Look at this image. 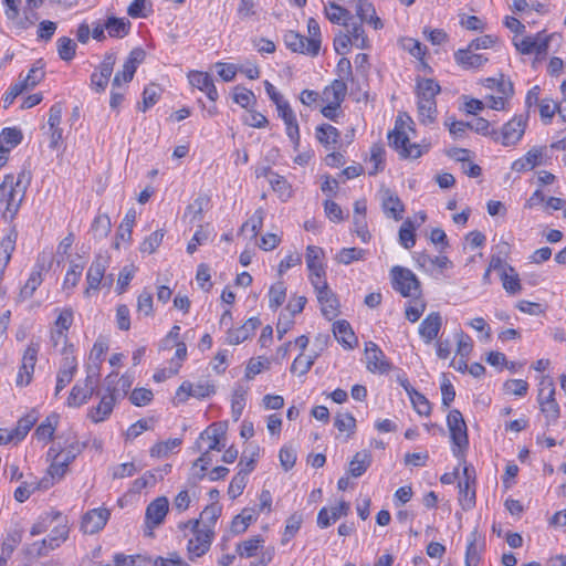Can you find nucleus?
Instances as JSON below:
<instances>
[{
    "label": "nucleus",
    "instance_id": "7",
    "mask_svg": "<svg viewBox=\"0 0 566 566\" xmlns=\"http://www.w3.org/2000/svg\"><path fill=\"white\" fill-rule=\"evenodd\" d=\"M526 128V119L523 115L514 116L505 123L499 133L500 140L504 147L516 145L523 137Z\"/></svg>",
    "mask_w": 566,
    "mask_h": 566
},
{
    "label": "nucleus",
    "instance_id": "37",
    "mask_svg": "<svg viewBox=\"0 0 566 566\" xmlns=\"http://www.w3.org/2000/svg\"><path fill=\"white\" fill-rule=\"evenodd\" d=\"M339 137V130L329 124H322L316 127V138L326 148H329L331 145L337 144Z\"/></svg>",
    "mask_w": 566,
    "mask_h": 566
},
{
    "label": "nucleus",
    "instance_id": "10",
    "mask_svg": "<svg viewBox=\"0 0 566 566\" xmlns=\"http://www.w3.org/2000/svg\"><path fill=\"white\" fill-rule=\"evenodd\" d=\"M39 350L40 344L34 342H31L24 350L22 364L17 377L18 386H27L31 382Z\"/></svg>",
    "mask_w": 566,
    "mask_h": 566
},
{
    "label": "nucleus",
    "instance_id": "15",
    "mask_svg": "<svg viewBox=\"0 0 566 566\" xmlns=\"http://www.w3.org/2000/svg\"><path fill=\"white\" fill-rule=\"evenodd\" d=\"M367 369L371 373L385 374L391 369L385 354L374 342H367L365 346Z\"/></svg>",
    "mask_w": 566,
    "mask_h": 566
},
{
    "label": "nucleus",
    "instance_id": "41",
    "mask_svg": "<svg viewBox=\"0 0 566 566\" xmlns=\"http://www.w3.org/2000/svg\"><path fill=\"white\" fill-rule=\"evenodd\" d=\"M55 548L57 547L53 544L51 545V541L46 537L28 545L24 547L23 552L29 558H39L41 556H46L51 551Z\"/></svg>",
    "mask_w": 566,
    "mask_h": 566
},
{
    "label": "nucleus",
    "instance_id": "19",
    "mask_svg": "<svg viewBox=\"0 0 566 566\" xmlns=\"http://www.w3.org/2000/svg\"><path fill=\"white\" fill-rule=\"evenodd\" d=\"M189 83L198 90L206 93L207 97L214 102L218 99V91L213 84L212 77L205 72L191 71L188 74Z\"/></svg>",
    "mask_w": 566,
    "mask_h": 566
},
{
    "label": "nucleus",
    "instance_id": "31",
    "mask_svg": "<svg viewBox=\"0 0 566 566\" xmlns=\"http://www.w3.org/2000/svg\"><path fill=\"white\" fill-rule=\"evenodd\" d=\"M258 518V511L254 507L243 509L231 523V531L234 534H242L247 531L249 525Z\"/></svg>",
    "mask_w": 566,
    "mask_h": 566
},
{
    "label": "nucleus",
    "instance_id": "33",
    "mask_svg": "<svg viewBox=\"0 0 566 566\" xmlns=\"http://www.w3.org/2000/svg\"><path fill=\"white\" fill-rule=\"evenodd\" d=\"M307 55L315 56L318 54L321 49V28L314 18H310L307 21Z\"/></svg>",
    "mask_w": 566,
    "mask_h": 566
},
{
    "label": "nucleus",
    "instance_id": "5",
    "mask_svg": "<svg viewBox=\"0 0 566 566\" xmlns=\"http://www.w3.org/2000/svg\"><path fill=\"white\" fill-rule=\"evenodd\" d=\"M447 424L450 431V437L458 451L453 450L455 457H462V449L469 446L468 429L462 413L458 409H453L448 413Z\"/></svg>",
    "mask_w": 566,
    "mask_h": 566
},
{
    "label": "nucleus",
    "instance_id": "1",
    "mask_svg": "<svg viewBox=\"0 0 566 566\" xmlns=\"http://www.w3.org/2000/svg\"><path fill=\"white\" fill-rule=\"evenodd\" d=\"M30 181L31 174L21 170L17 177L7 175L0 184V208L3 207L2 217L6 220H12L15 217Z\"/></svg>",
    "mask_w": 566,
    "mask_h": 566
},
{
    "label": "nucleus",
    "instance_id": "53",
    "mask_svg": "<svg viewBox=\"0 0 566 566\" xmlns=\"http://www.w3.org/2000/svg\"><path fill=\"white\" fill-rule=\"evenodd\" d=\"M92 396L93 392H91L87 388L84 386L75 385L70 392L67 403L71 407H80L85 403Z\"/></svg>",
    "mask_w": 566,
    "mask_h": 566
},
{
    "label": "nucleus",
    "instance_id": "58",
    "mask_svg": "<svg viewBox=\"0 0 566 566\" xmlns=\"http://www.w3.org/2000/svg\"><path fill=\"white\" fill-rule=\"evenodd\" d=\"M366 251L358 248H344L336 255L338 263L348 265L354 261H359L365 258Z\"/></svg>",
    "mask_w": 566,
    "mask_h": 566
},
{
    "label": "nucleus",
    "instance_id": "38",
    "mask_svg": "<svg viewBox=\"0 0 566 566\" xmlns=\"http://www.w3.org/2000/svg\"><path fill=\"white\" fill-rule=\"evenodd\" d=\"M482 545L478 544V534L472 532L465 551V566H479L481 560Z\"/></svg>",
    "mask_w": 566,
    "mask_h": 566
},
{
    "label": "nucleus",
    "instance_id": "21",
    "mask_svg": "<svg viewBox=\"0 0 566 566\" xmlns=\"http://www.w3.org/2000/svg\"><path fill=\"white\" fill-rule=\"evenodd\" d=\"M261 325L258 317H250L245 323L234 329H229L227 340L231 345H238L250 338L255 329Z\"/></svg>",
    "mask_w": 566,
    "mask_h": 566
},
{
    "label": "nucleus",
    "instance_id": "27",
    "mask_svg": "<svg viewBox=\"0 0 566 566\" xmlns=\"http://www.w3.org/2000/svg\"><path fill=\"white\" fill-rule=\"evenodd\" d=\"M223 436V431L218 429L216 424L210 426L207 430L200 433L199 438L195 443L197 451L202 449L201 441L207 440L209 442L208 449L211 451H221L224 446L220 444V437Z\"/></svg>",
    "mask_w": 566,
    "mask_h": 566
},
{
    "label": "nucleus",
    "instance_id": "9",
    "mask_svg": "<svg viewBox=\"0 0 566 566\" xmlns=\"http://www.w3.org/2000/svg\"><path fill=\"white\" fill-rule=\"evenodd\" d=\"M313 286L316 291L317 300L321 304L322 314L327 319H333L336 317L338 315V300L328 287L326 280L319 283H315Z\"/></svg>",
    "mask_w": 566,
    "mask_h": 566
},
{
    "label": "nucleus",
    "instance_id": "13",
    "mask_svg": "<svg viewBox=\"0 0 566 566\" xmlns=\"http://www.w3.org/2000/svg\"><path fill=\"white\" fill-rule=\"evenodd\" d=\"M145 52L142 49H134L123 65V70L118 71L113 78V87H119L123 83H129L137 70V66L144 61Z\"/></svg>",
    "mask_w": 566,
    "mask_h": 566
},
{
    "label": "nucleus",
    "instance_id": "24",
    "mask_svg": "<svg viewBox=\"0 0 566 566\" xmlns=\"http://www.w3.org/2000/svg\"><path fill=\"white\" fill-rule=\"evenodd\" d=\"M454 60L464 70L479 69L489 61L483 54L473 53L470 48L454 52Z\"/></svg>",
    "mask_w": 566,
    "mask_h": 566
},
{
    "label": "nucleus",
    "instance_id": "30",
    "mask_svg": "<svg viewBox=\"0 0 566 566\" xmlns=\"http://www.w3.org/2000/svg\"><path fill=\"white\" fill-rule=\"evenodd\" d=\"M73 323V311L71 307L63 308L56 321L55 326L56 331L52 334V339L54 342V345H57L60 339L66 340V335L64 332H66Z\"/></svg>",
    "mask_w": 566,
    "mask_h": 566
},
{
    "label": "nucleus",
    "instance_id": "59",
    "mask_svg": "<svg viewBox=\"0 0 566 566\" xmlns=\"http://www.w3.org/2000/svg\"><path fill=\"white\" fill-rule=\"evenodd\" d=\"M181 444V439H169L165 442H158L150 448V455L155 458L166 457L170 451Z\"/></svg>",
    "mask_w": 566,
    "mask_h": 566
},
{
    "label": "nucleus",
    "instance_id": "42",
    "mask_svg": "<svg viewBox=\"0 0 566 566\" xmlns=\"http://www.w3.org/2000/svg\"><path fill=\"white\" fill-rule=\"evenodd\" d=\"M501 281H502L504 290L509 294H516L522 290L518 274L515 272L514 268L511 265H507V270H504L501 273Z\"/></svg>",
    "mask_w": 566,
    "mask_h": 566
},
{
    "label": "nucleus",
    "instance_id": "11",
    "mask_svg": "<svg viewBox=\"0 0 566 566\" xmlns=\"http://www.w3.org/2000/svg\"><path fill=\"white\" fill-rule=\"evenodd\" d=\"M116 57L113 53L106 54L99 66L91 75V88L96 93L105 92L112 76Z\"/></svg>",
    "mask_w": 566,
    "mask_h": 566
},
{
    "label": "nucleus",
    "instance_id": "12",
    "mask_svg": "<svg viewBox=\"0 0 566 566\" xmlns=\"http://www.w3.org/2000/svg\"><path fill=\"white\" fill-rule=\"evenodd\" d=\"M475 474L474 470L469 467L463 469V480L458 483L459 488V502L463 510H470L475 504V490H474Z\"/></svg>",
    "mask_w": 566,
    "mask_h": 566
},
{
    "label": "nucleus",
    "instance_id": "48",
    "mask_svg": "<svg viewBox=\"0 0 566 566\" xmlns=\"http://www.w3.org/2000/svg\"><path fill=\"white\" fill-rule=\"evenodd\" d=\"M116 566H149L153 565L150 557L143 555H124L122 553L114 556Z\"/></svg>",
    "mask_w": 566,
    "mask_h": 566
},
{
    "label": "nucleus",
    "instance_id": "56",
    "mask_svg": "<svg viewBox=\"0 0 566 566\" xmlns=\"http://www.w3.org/2000/svg\"><path fill=\"white\" fill-rule=\"evenodd\" d=\"M286 297V287L283 282H277L270 287L269 306L273 310L280 307Z\"/></svg>",
    "mask_w": 566,
    "mask_h": 566
},
{
    "label": "nucleus",
    "instance_id": "55",
    "mask_svg": "<svg viewBox=\"0 0 566 566\" xmlns=\"http://www.w3.org/2000/svg\"><path fill=\"white\" fill-rule=\"evenodd\" d=\"M264 211L258 209L241 227V232H251V237L255 238L263 226Z\"/></svg>",
    "mask_w": 566,
    "mask_h": 566
},
{
    "label": "nucleus",
    "instance_id": "34",
    "mask_svg": "<svg viewBox=\"0 0 566 566\" xmlns=\"http://www.w3.org/2000/svg\"><path fill=\"white\" fill-rule=\"evenodd\" d=\"M371 464L370 452L363 450L357 452L349 462L348 473L354 478L361 476Z\"/></svg>",
    "mask_w": 566,
    "mask_h": 566
},
{
    "label": "nucleus",
    "instance_id": "51",
    "mask_svg": "<svg viewBox=\"0 0 566 566\" xmlns=\"http://www.w3.org/2000/svg\"><path fill=\"white\" fill-rule=\"evenodd\" d=\"M23 531L20 528H15L10 531L6 538L2 542L1 551L7 556H11L18 545L22 542Z\"/></svg>",
    "mask_w": 566,
    "mask_h": 566
},
{
    "label": "nucleus",
    "instance_id": "16",
    "mask_svg": "<svg viewBox=\"0 0 566 566\" xmlns=\"http://www.w3.org/2000/svg\"><path fill=\"white\" fill-rule=\"evenodd\" d=\"M323 254V250L318 247L308 245L306 248V264L312 285L325 281V268L321 261Z\"/></svg>",
    "mask_w": 566,
    "mask_h": 566
},
{
    "label": "nucleus",
    "instance_id": "36",
    "mask_svg": "<svg viewBox=\"0 0 566 566\" xmlns=\"http://www.w3.org/2000/svg\"><path fill=\"white\" fill-rule=\"evenodd\" d=\"M391 147L397 150L402 158L417 159L429 151L430 144H411L408 139V143H402L401 146Z\"/></svg>",
    "mask_w": 566,
    "mask_h": 566
},
{
    "label": "nucleus",
    "instance_id": "26",
    "mask_svg": "<svg viewBox=\"0 0 566 566\" xmlns=\"http://www.w3.org/2000/svg\"><path fill=\"white\" fill-rule=\"evenodd\" d=\"M412 124L413 122L408 115H406V119H403L401 116H398L395 122L394 130L388 134L389 146H401L402 143H408L406 127L412 129Z\"/></svg>",
    "mask_w": 566,
    "mask_h": 566
},
{
    "label": "nucleus",
    "instance_id": "32",
    "mask_svg": "<svg viewBox=\"0 0 566 566\" xmlns=\"http://www.w3.org/2000/svg\"><path fill=\"white\" fill-rule=\"evenodd\" d=\"M440 91V85L432 78H422L417 82L416 93L418 101L436 102V96Z\"/></svg>",
    "mask_w": 566,
    "mask_h": 566
},
{
    "label": "nucleus",
    "instance_id": "46",
    "mask_svg": "<svg viewBox=\"0 0 566 566\" xmlns=\"http://www.w3.org/2000/svg\"><path fill=\"white\" fill-rule=\"evenodd\" d=\"M418 117L424 125L432 124L437 117V102L418 101Z\"/></svg>",
    "mask_w": 566,
    "mask_h": 566
},
{
    "label": "nucleus",
    "instance_id": "44",
    "mask_svg": "<svg viewBox=\"0 0 566 566\" xmlns=\"http://www.w3.org/2000/svg\"><path fill=\"white\" fill-rule=\"evenodd\" d=\"M284 43L293 52L307 54V42L306 36L295 32L287 31L284 34Z\"/></svg>",
    "mask_w": 566,
    "mask_h": 566
},
{
    "label": "nucleus",
    "instance_id": "28",
    "mask_svg": "<svg viewBox=\"0 0 566 566\" xmlns=\"http://www.w3.org/2000/svg\"><path fill=\"white\" fill-rule=\"evenodd\" d=\"M333 333L336 339L347 348H353L357 343V338L350 327V324L345 321H337L333 325Z\"/></svg>",
    "mask_w": 566,
    "mask_h": 566
},
{
    "label": "nucleus",
    "instance_id": "17",
    "mask_svg": "<svg viewBox=\"0 0 566 566\" xmlns=\"http://www.w3.org/2000/svg\"><path fill=\"white\" fill-rule=\"evenodd\" d=\"M109 515L107 509H93L86 512L81 523L82 531L86 534L98 533L106 525Z\"/></svg>",
    "mask_w": 566,
    "mask_h": 566
},
{
    "label": "nucleus",
    "instance_id": "35",
    "mask_svg": "<svg viewBox=\"0 0 566 566\" xmlns=\"http://www.w3.org/2000/svg\"><path fill=\"white\" fill-rule=\"evenodd\" d=\"M249 387L237 385L231 399V415L234 421H238L242 416V412L247 402V395Z\"/></svg>",
    "mask_w": 566,
    "mask_h": 566
},
{
    "label": "nucleus",
    "instance_id": "57",
    "mask_svg": "<svg viewBox=\"0 0 566 566\" xmlns=\"http://www.w3.org/2000/svg\"><path fill=\"white\" fill-rule=\"evenodd\" d=\"M57 53L61 60L71 61L75 56L76 43L67 38L62 36L56 41Z\"/></svg>",
    "mask_w": 566,
    "mask_h": 566
},
{
    "label": "nucleus",
    "instance_id": "63",
    "mask_svg": "<svg viewBox=\"0 0 566 566\" xmlns=\"http://www.w3.org/2000/svg\"><path fill=\"white\" fill-rule=\"evenodd\" d=\"M415 410L420 416H429L431 412V405L429 400L419 391L412 390L409 396Z\"/></svg>",
    "mask_w": 566,
    "mask_h": 566
},
{
    "label": "nucleus",
    "instance_id": "61",
    "mask_svg": "<svg viewBox=\"0 0 566 566\" xmlns=\"http://www.w3.org/2000/svg\"><path fill=\"white\" fill-rule=\"evenodd\" d=\"M22 140V133L15 127L3 128L0 134V144L7 145V148H13L19 145Z\"/></svg>",
    "mask_w": 566,
    "mask_h": 566
},
{
    "label": "nucleus",
    "instance_id": "49",
    "mask_svg": "<svg viewBox=\"0 0 566 566\" xmlns=\"http://www.w3.org/2000/svg\"><path fill=\"white\" fill-rule=\"evenodd\" d=\"M136 220V211L134 209H129L125 214L122 223L117 230V240L129 241L132 239L133 226Z\"/></svg>",
    "mask_w": 566,
    "mask_h": 566
},
{
    "label": "nucleus",
    "instance_id": "29",
    "mask_svg": "<svg viewBox=\"0 0 566 566\" xmlns=\"http://www.w3.org/2000/svg\"><path fill=\"white\" fill-rule=\"evenodd\" d=\"M84 449V446L81 444L77 440H72L64 448H56L55 446L51 447L48 457L55 454L57 458H61L64 462L70 464Z\"/></svg>",
    "mask_w": 566,
    "mask_h": 566
},
{
    "label": "nucleus",
    "instance_id": "18",
    "mask_svg": "<svg viewBox=\"0 0 566 566\" xmlns=\"http://www.w3.org/2000/svg\"><path fill=\"white\" fill-rule=\"evenodd\" d=\"M108 266V261L102 255H97L88 268L86 273L87 287L85 295L88 296L91 290L97 291L101 289L104 273Z\"/></svg>",
    "mask_w": 566,
    "mask_h": 566
},
{
    "label": "nucleus",
    "instance_id": "8",
    "mask_svg": "<svg viewBox=\"0 0 566 566\" xmlns=\"http://www.w3.org/2000/svg\"><path fill=\"white\" fill-rule=\"evenodd\" d=\"M552 35L545 34L544 31L535 35H528L520 41L514 42L515 48L522 54L546 55Z\"/></svg>",
    "mask_w": 566,
    "mask_h": 566
},
{
    "label": "nucleus",
    "instance_id": "47",
    "mask_svg": "<svg viewBox=\"0 0 566 566\" xmlns=\"http://www.w3.org/2000/svg\"><path fill=\"white\" fill-rule=\"evenodd\" d=\"M56 524L51 530L48 538L51 541V545L59 547L69 537L67 521L61 515V520L55 521Z\"/></svg>",
    "mask_w": 566,
    "mask_h": 566
},
{
    "label": "nucleus",
    "instance_id": "6",
    "mask_svg": "<svg viewBox=\"0 0 566 566\" xmlns=\"http://www.w3.org/2000/svg\"><path fill=\"white\" fill-rule=\"evenodd\" d=\"M192 524L195 536L188 541L187 549L190 559L203 556L210 548L213 531L211 528H199V520L189 521Z\"/></svg>",
    "mask_w": 566,
    "mask_h": 566
},
{
    "label": "nucleus",
    "instance_id": "45",
    "mask_svg": "<svg viewBox=\"0 0 566 566\" xmlns=\"http://www.w3.org/2000/svg\"><path fill=\"white\" fill-rule=\"evenodd\" d=\"M263 543L264 539L260 535L250 537L249 539L238 544L237 553L240 557H252L256 554V551L262 546Z\"/></svg>",
    "mask_w": 566,
    "mask_h": 566
},
{
    "label": "nucleus",
    "instance_id": "14",
    "mask_svg": "<svg viewBox=\"0 0 566 566\" xmlns=\"http://www.w3.org/2000/svg\"><path fill=\"white\" fill-rule=\"evenodd\" d=\"M169 511V501L166 496H158L151 501L145 512L146 527L153 530L158 527L165 521Z\"/></svg>",
    "mask_w": 566,
    "mask_h": 566
},
{
    "label": "nucleus",
    "instance_id": "4",
    "mask_svg": "<svg viewBox=\"0 0 566 566\" xmlns=\"http://www.w3.org/2000/svg\"><path fill=\"white\" fill-rule=\"evenodd\" d=\"M538 402L548 421H556L559 418V406L555 399V385L549 376H543L539 381Z\"/></svg>",
    "mask_w": 566,
    "mask_h": 566
},
{
    "label": "nucleus",
    "instance_id": "50",
    "mask_svg": "<svg viewBox=\"0 0 566 566\" xmlns=\"http://www.w3.org/2000/svg\"><path fill=\"white\" fill-rule=\"evenodd\" d=\"M469 127L478 134L490 136L494 142L500 140L499 132L496 129H490V122L485 118L478 117L469 122Z\"/></svg>",
    "mask_w": 566,
    "mask_h": 566
},
{
    "label": "nucleus",
    "instance_id": "52",
    "mask_svg": "<svg viewBox=\"0 0 566 566\" xmlns=\"http://www.w3.org/2000/svg\"><path fill=\"white\" fill-rule=\"evenodd\" d=\"M57 423V416L51 415L49 416L36 429L34 436L39 440H50L55 431V426Z\"/></svg>",
    "mask_w": 566,
    "mask_h": 566
},
{
    "label": "nucleus",
    "instance_id": "39",
    "mask_svg": "<svg viewBox=\"0 0 566 566\" xmlns=\"http://www.w3.org/2000/svg\"><path fill=\"white\" fill-rule=\"evenodd\" d=\"M105 29L107 30L109 36L123 38L128 33L130 29V22L124 18L111 17L105 22Z\"/></svg>",
    "mask_w": 566,
    "mask_h": 566
},
{
    "label": "nucleus",
    "instance_id": "3",
    "mask_svg": "<svg viewBox=\"0 0 566 566\" xmlns=\"http://www.w3.org/2000/svg\"><path fill=\"white\" fill-rule=\"evenodd\" d=\"M390 273L394 290L403 297H417L421 294L420 281L411 270L396 265Z\"/></svg>",
    "mask_w": 566,
    "mask_h": 566
},
{
    "label": "nucleus",
    "instance_id": "54",
    "mask_svg": "<svg viewBox=\"0 0 566 566\" xmlns=\"http://www.w3.org/2000/svg\"><path fill=\"white\" fill-rule=\"evenodd\" d=\"M399 242L406 249H411L416 244L415 226L409 219L400 227Z\"/></svg>",
    "mask_w": 566,
    "mask_h": 566
},
{
    "label": "nucleus",
    "instance_id": "20",
    "mask_svg": "<svg viewBox=\"0 0 566 566\" xmlns=\"http://www.w3.org/2000/svg\"><path fill=\"white\" fill-rule=\"evenodd\" d=\"M442 317L438 312L430 313L419 325V334L426 344H430L439 334Z\"/></svg>",
    "mask_w": 566,
    "mask_h": 566
},
{
    "label": "nucleus",
    "instance_id": "40",
    "mask_svg": "<svg viewBox=\"0 0 566 566\" xmlns=\"http://www.w3.org/2000/svg\"><path fill=\"white\" fill-rule=\"evenodd\" d=\"M326 18L332 23L343 24L348 27V20L350 19V13L347 9L340 7L335 2H331L328 7L325 8Z\"/></svg>",
    "mask_w": 566,
    "mask_h": 566
},
{
    "label": "nucleus",
    "instance_id": "25",
    "mask_svg": "<svg viewBox=\"0 0 566 566\" xmlns=\"http://www.w3.org/2000/svg\"><path fill=\"white\" fill-rule=\"evenodd\" d=\"M382 210L388 218H392L398 221L402 219L405 206L398 196L387 189L382 195Z\"/></svg>",
    "mask_w": 566,
    "mask_h": 566
},
{
    "label": "nucleus",
    "instance_id": "64",
    "mask_svg": "<svg viewBox=\"0 0 566 566\" xmlns=\"http://www.w3.org/2000/svg\"><path fill=\"white\" fill-rule=\"evenodd\" d=\"M269 184L282 199L285 200L291 197V187L284 177L280 176L279 174H273L270 177Z\"/></svg>",
    "mask_w": 566,
    "mask_h": 566
},
{
    "label": "nucleus",
    "instance_id": "62",
    "mask_svg": "<svg viewBox=\"0 0 566 566\" xmlns=\"http://www.w3.org/2000/svg\"><path fill=\"white\" fill-rule=\"evenodd\" d=\"M112 223L107 214H98L92 223V230L96 238H105L111 232Z\"/></svg>",
    "mask_w": 566,
    "mask_h": 566
},
{
    "label": "nucleus",
    "instance_id": "43",
    "mask_svg": "<svg viewBox=\"0 0 566 566\" xmlns=\"http://www.w3.org/2000/svg\"><path fill=\"white\" fill-rule=\"evenodd\" d=\"M61 520L60 512H50L41 515L30 530L31 536L45 533L55 521Z\"/></svg>",
    "mask_w": 566,
    "mask_h": 566
},
{
    "label": "nucleus",
    "instance_id": "2",
    "mask_svg": "<svg viewBox=\"0 0 566 566\" xmlns=\"http://www.w3.org/2000/svg\"><path fill=\"white\" fill-rule=\"evenodd\" d=\"M116 376L108 375L105 378L104 394L99 403L90 411L88 417L94 422L104 421L112 413L117 398L120 396L119 388H115Z\"/></svg>",
    "mask_w": 566,
    "mask_h": 566
},
{
    "label": "nucleus",
    "instance_id": "22",
    "mask_svg": "<svg viewBox=\"0 0 566 566\" xmlns=\"http://www.w3.org/2000/svg\"><path fill=\"white\" fill-rule=\"evenodd\" d=\"M350 510L349 503L342 501L338 505L331 509L323 507L317 515V525L322 528L328 527L340 516H346Z\"/></svg>",
    "mask_w": 566,
    "mask_h": 566
},
{
    "label": "nucleus",
    "instance_id": "60",
    "mask_svg": "<svg viewBox=\"0 0 566 566\" xmlns=\"http://www.w3.org/2000/svg\"><path fill=\"white\" fill-rule=\"evenodd\" d=\"M42 269L43 266H41L39 270L33 271L30 274V277L28 279L25 284L22 286L20 294L23 298L31 297L35 290L38 289V286L42 283Z\"/></svg>",
    "mask_w": 566,
    "mask_h": 566
},
{
    "label": "nucleus",
    "instance_id": "23",
    "mask_svg": "<svg viewBox=\"0 0 566 566\" xmlns=\"http://www.w3.org/2000/svg\"><path fill=\"white\" fill-rule=\"evenodd\" d=\"M347 95V83L343 80H334L323 91L322 98L326 104L340 107Z\"/></svg>",
    "mask_w": 566,
    "mask_h": 566
}]
</instances>
